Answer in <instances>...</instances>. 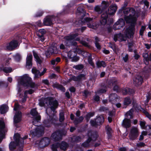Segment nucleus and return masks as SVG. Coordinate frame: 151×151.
Here are the masks:
<instances>
[{"instance_id": "obj_55", "label": "nucleus", "mask_w": 151, "mask_h": 151, "mask_svg": "<svg viewBox=\"0 0 151 151\" xmlns=\"http://www.w3.org/2000/svg\"><path fill=\"white\" fill-rule=\"evenodd\" d=\"M77 11L78 12L81 14L84 12L83 8L82 6L79 7L78 8Z\"/></svg>"}, {"instance_id": "obj_28", "label": "nucleus", "mask_w": 151, "mask_h": 151, "mask_svg": "<svg viewBox=\"0 0 151 151\" xmlns=\"http://www.w3.org/2000/svg\"><path fill=\"white\" fill-rule=\"evenodd\" d=\"M117 8V6L116 4H112L108 9V13L111 15L114 14Z\"/></svg>"}, {"instance_id": "obj_41", "label": "nucleus", "mask_w": 151, "mask_h": 151, "mask_svg": "<svg viewBox=\"0 0 151 151\" xmlns=\"http://www.w3.org/2000/svg\"><path fill=\"white\" fill-rule=\"evenodd\" d=\"M83 119V117L81 116L79 118H76L74 122L75 124L76 125L79 123L81 122Z\"/></svg>"}, {"instance_id": "obj_57", "label": "nucleus", "mask_w": 151, "mask_h": 151, "mask_svg": "<svg viewBox=\"0 0 151 151\" xmlns=\"http://www.w3.org/2000/svg\"><path fill=\"white\" fill-rule=\"evenodd\" d=\"M37 36H38L40 40L42 42H43L45 40V38L44 37V35H41L40 34H37Z\"/></svg>"}, {"instance_id": "obj_63", "label": "nucleus", "mask_w": 151, "mask_h": 151, "mask_svg": "<svg viewBox=\"0 0 151 151\" xmlns=\"http://www.w3.org/2000/svg\"><path fill=\"white\" fill-rule=\"evenodd\" d=\"M120 36V35L118 34L116 35H115L114 37V40L116 42L117 40H119V38L118 37L119 36Z\"/></svg>"}, {"instance_id": "obj_62", "label": "nucleus", "mask_w": 151, "mask_h": 151, "mask_svg": "<svg viewBox=\"0 0 151 151\" xmlns=\"http://www.w3.org/2000/svg\"><path fill=\"white\" fill-rule=\"evenodd\" d=\"M42 82L43 83L46 85H48L49 84V81L47 79L43 80L42 81Z\"/></svg>"}, {"instance_id": "obj_12", "label": "nucleus", "mask_w": 151, "mask_h": 151, "mask_svg": "<svg viewBox=\"0 0 151 151\" xmlns=\"http://www.w3.org/2000/svg\"><path fill=\"white\" fill-rule=\"evenodd\" d=\"M11 58H8L4 60V62L1 65V67H0V70H2L6 73H10L12 71V70L10 67H6L9 64V61Z\"/></svg>"}, {"instance_id": "obj_17", "label": "nucleus", "mask_w": 151, "mask_h": 151, "mask_svg": "<svg viewBox=\"0 0 151 151\" xmlns=\"http://www.w3.org/2000/svg\"><path fill=\"white\" fill-rule=\"evenodd\" d=\"M62 135V131L58 130L53 133L51 138V139L53 140V141H58L61 139Z\"/></svg>"}, {"instance_id": "obj_49", "label": "nucleus", "mask_w": 151, "mask_h": 151, "mask_svg": "<svg viewBox=\"0 0 151 151\" xmlns=\"http://www.w3.org/2000/svg\"><path fill=\"white\" fill-rule=\"evenodd\" d=\"M145 27L144 26H142L139 31L140 35H143L144 31L145 29Z\"/></svg>"}, {"instance_id": "obj_11", "label": "nucleus", "mask_w": 151, "mask_h": 151, "mask_svg": "<svg viewBox=\"0 0 151 151\" xmlns=\"http://www.w3.org/2000/svg\"><path fill=\"white\" fill-rule=\"evenodd\" d=\"M60 147V149L65 150L68 147V144L65 142H62L60 144L58 143L53 144L51 147L52 151H58L57 148Z\"/></svg>"}, {"instance_id": "obj_59", "label": "nucleus", "mask_w": 151, "mask_h": 151, "mask_svg": "<svg viewBox=\"0 0 151 151\" xmlns=\"http://www.w3.org/2000/svg\"><path fill=\"white\" fill-rule=\"evenodd\" d=\"M147 132L143 131L142 133V134L143 135H146L147 134V133H149V134H151V130H150V132L148 130H147Z\"/></svg>"}, {"instance_id": "obj_40", "label": "nucleus", "mask_w": 151, "mask_h": 151, "mask_svg": "<svg viewBox=\"0 0 151 151\" xmlns=\"http://www.w3.org/2000/svg\"><path fill=\"white\" fill-rule=\"evenodd\" d=\"M141 110L140 109V110L143 113H144L146 116L147 117L150 121H151V115L147 111L142 108H141Z\"/></svg>"}, {"instance_id": "obj_48", "label": "nucleus", "mask_w": 151, "mask_h": 151, "mask_svg": "<svg viewBox=\"0 0 151 151\" xmlns=\"http://www.w3.org/2000/svg\"><path fill=\"white\" fill-rule=\"evenodd\" d=\"M109 116L108 118V120L109 122H111L112 121V119L111 117L114 115V113L113 112H109Z\"/></svg>"}, {"instance_id": "obj_21", "label": "nucleus", "mask_w": 151, "mask_h": 151, "mask_svg": "<svg viewBox=\"0 0 151 151\" xmlns=\"http://www.w3.org/2000/svg\"><path fill=\"white\" fill-rule=\"evenodd\" d=\"M50 139L47 137L42 138L39 142H37V143H38V146L40 147H43L47 145L50 143Z\"/></svg>"}, {"instance_id": "obj_34", "label": "nucleus", "mask_w": 151, "mask_h": 151, "mask_svg": "<svg viewBox=\"0 0 151 151\" xmlns=\"http://www.w3.org/2000/svg\"><path fill=\"white\" fill-rule=\"evenodd\" d=\"M122 93L123 95H125L127 94H132L134 93L133 90L128 88H125L122 90Z\"/></svg>"}, {"instance_id": "obj_23", "label": "nucleus", "mask_w": 151, "mask_h": 151, "mask_svg": "<svg viewBox=\"0 0 151 151\" xmlns=\"http://www.w3.org/2000/svg\"><path fill=\"white\" fill-rule=\"evenodd\" d=\"M54 118L51 119L50 120H45L43 122L44 125L45 127H50L52 124H55V122L56 121L57 119L56 116L55 115L53 116Z\"/></svg>"}, {"instance_id": "obj_6", "label": "nucleus", "mask_w": 151, "mask_h": 151, "mask_svg": "<svg viewBox=\"0 0 151 151\" xmlns=\"http://www.w3.org/2000/svg\"><path fill=\"white\" fill-rule=\"evenodd\" d=\"M133 110V109H131L125 115L126 118L123 121L122 125L126 128L129 127L131 126V121L130 119L132 118Z\"/></svg>"}, {"instance_id": "obj_20", "label": "nucleus", "mask_w": 151, "mask_h": 151, "mask_svg": "<svg viewBox=\"0 0 151 151\" xmlns=\"http://www.w3.org/2000/svg\"><path fill=\"white\" fill-rule=\"evenodd\" d=\"M19 43L17 40H13L7 45L6 49L8 50H12L17 47Z\"/></svg>"}, {"instance_id": "obj_51", "label": "nucleus", "mask_w": 151, "mask_h": 151, "mask_svg": "<svg viewBox=\"0 0 151 151\" xmlns=\"http://www.w3.org/2000/svg\"><path fill=\"white\" fill-rule=\"evenodd\" d=\"M106 129L107 132V133L108 135L110 134L111 132V129L109 126H107L106 127Z\"/></svg>"}, {"instance_id": "obj_9", "label": "nucleus", "mask_w": 151, "mask_h": 151, "mask_svg": "<svg viewBox=\"0 0 151 151\" xmlns=\"http://www.w3.org/2000/svg\"><path fill=\"white\" fill-rule=\"evenodd\" d=\"M87 136L88 137V139L82 145L83 146L85 147L89 146L90 145L89 143L91 140L95 141L98 137V135L97 133L92 132L91 131H89L87 133Z\"/></svg>"}, {"instance_id": "obj_24", "label": "nucleus", "mask_w": 151, "mask_h": 151, "mask_svg": "<svg viewBox=\"0 0 151 151\" xmlns=\"http://www.w3.org/2000/svg\"><path fill=\"white\" fill-rule=\"evenodd\" d=\"M117 81L116 79L115 78H113L108 82L109 85L108 87L110 88H111L112 86H114V90L117 91L118 87L117 86L115 85L117 84Z\"/></svg>"}, {"instance_id": "obj_54", "label": "nucleus", "mask_w": 151, "mask_h": 151, "mask_svg": "<svg viewBox=\"0 0 151 151\" xmlns=\"http://www.w3.org/2000/svg\"><path fill=\"white\" fill-rule=\"evenodd\" d=\"M45 33V30L44 29H41L39 30V32L37 33V34H39L41 35H44Z\"/></svg>"}, {"instance_id": "obj_53", "label": "nucleus", "mask_w": 151, "mask_h": 151, "mask_svg": "<svg viewBox=\"0 0 151 151\" xmlns=\"http://www.w3.org/2000/svg\"><path fill=\"white\" fill-rule=\"evenodd\" d=\"M106 90L105 89H100L98 90L96 92V94H99L100 93H103L106 92Z\"/></svg>"}, {"instance_id": "obj_7", "label": "nucleus", "mask_w": 151, "mask_h": 151, "mask_svg": "<svg viewBox=\"0 0 151 151\" xmlns=\"http://www.w3.org/2000/svg\"><path fill=\"white\" fill-rule=\"evenodd\" d=\"M63 14L62 12L58 13L57 15L51 16H47L43 19V24L46 26H50L54 23V21L57 22L58 21V17H59L60 14Z\"/></svg>"}, {"instance_id": "obj_31", "label": "nucleus", "mask_w": 151, "mask_h": 151, "mask_svg": "<svg viewBox=\"0 0 151 151\" xmlns=\"http://www.w3.org/2000/svg\"><path fill=\"white\" fill-rule=\"evenodd\" d=\"M107 17L108 15L107 13H105L102 14L100 20V22L102 24L104 25L106 24Z\"/></svg>"}, {"instance_id": "obj_52", "label": "nucleus", "mask_w": 151, "mask_h": 151, "mask_svg": "<svg viewBox=\"0 0 151 151\" xmlns=\"http://www.w3.org/2000/svg\"><path fill=\"white\" fill-rule=\"evenodd\" d=\"M44 12L42 10H40L38 12H37L35 16L36 17H40L42 16Z\"/></svg>"}, {"instance_id": "obj_60", "label": "nucleus", "mask_w": 151, "mask_h": 151, "mask_svg": "<svg viewBox=\"0 0 151 151\" xmlns=\"http://www.w3.org/2000/svg\"><path fill=\"white\" fill-rule=\"evenodd\" d=\"M90 123L91 125L93 126H94L95 125H97L96 124V122H95V120H91L90 121Z\"/></svg>"}, {"instance_id": "obj_36", "label": "nucleus", "mask_w": 151, "mask_h": 151, "mask_svg": "<svg viewBox=\"0 0 151 151\" xmlns=\"http://www.w3.org/2000/svg\"><path fill=\"white\" fill-rule=\"evenodd\" d=\"M95 120L97 125H99L104 122V118L103 116L101 115L97 117Z\"/></svg>"}, {"instance_id": "obj_19", "label": "nucleus", "mask_w": 151, "mask_h": 151, "mask_svg": "<svg viewBox=\"0 0 151 151\" xmlns=\"http://www.w3.org/2000/svg\"><path fill=\"white\" fill-rule=\"evenodd\" d=\"M47 71V69L45 68H44L43 70L41 73L37 70L35 68H33L32 69V71L34 75L35 78H39L40 76L43 75Z\"/></svg>"}, {"instance_id": "obj_27", "label": "nucleus", "mask_w": 151, "mask_h": 151, "mask_svg": "<svg viewBox=\"0 0 151 151\" xmlns=\"http://www.w3.org/2000/svg\"><path fill=\"white\" fill-rule=\"evenodd\" d=\"M32 54H28L27 57L26 58V66L28 68H30L32 67Z\"/></svg>"}, {"instance_id": "obj_56", "label": "nucleus", "mask_w": 151, "mask_h": 151, "mask_svg": "<svg viewBox=\"0 0 151 151\" xmlns=\"http://www.w3.org/2000/svg\"><path fill=\"white\" fill-rule=\"evenodd\" d=\"M136 146L138 147H144L145 145V144L142 142H140L136 144Z\"/></svg>"}, {"instance_id": "obj_61", "label": "nucleus", "mask_w": 151, "mask_h": 151, "mask_svg": "<svg viewBox=\"0 0 151 151\" xmlns=\"http://www.w3.org/2000/svg\"><path fill=\"white\" fill-rule=\"evenodd\" d=\"M128 58V55L127 54H126L124 57H123V59L125 62L127 61Z\"/></svg>"}, {"instance_id": "obj_16", "label": "nucleus", "mask_w": 151, "mask_h": 151, "mask_svg": "<svg viewBox=\"0 0 151 151\" xmlns=\"http://www.w3.org/2000/svg\"><path fill=\"white\" fill-rule=\"evenodd\" d=\"M5 124L2 120H0V142L5 138Z\"/></svg>"}, {"instance_id": "obj_26", "label": "nucleus", "mask_w": 151, "mask_h": 151, "mask_svg": "<svg viewBox=\"0 0 151 151\" xmlns=\"http://www.w3.org/2000/svg\"><path fill=\"white\" fill-rule=\"evenodd\" d=\"M109 101L113 104L119 102L120 99L119 98L115 93L111 94L109 96Z\"/></svg>"}, {"instance_id": "obj_46", "label": "nucleus", "mask_w": 151, "mask_h": 151, "mask_svg": "<svg viewBox=\"0 0 151 151\" xmlns=\"http://www.w3.org/2000/svg\"><path fill=\"white\" fill-rule=\"evenodd\" d=\"M133 108L136 110H140L141 109V106L137 104H135L133 105Z\"/></svg>"}, {"instance_id": "obj_38", "label": "nucleus", "mask_w": 151, "mask_h": 151, "mask_svg": "<svg viewBox=\"0 0 151 151\" xmlns=\"http://www.w3.org/2000/svg\"><path fill=\"white\" fill-rule=\"evenodd\" d=\"M33 55L37 63L39 64H40L42 61L37 54L36 52H33Z\"/></svg>"}, {"instance_id": "obj_8", "label": "nucleus", "mask_w": 151, "mask_h": 151, "mask_svg": "<svg viewBox=\"0 0 151 151\" xmlns=\"http://www.w3.org/2000/svg\"><path fill=\"white\" fill-rule=\"evenodd\" d=\"M22 109V107L20 106L18 103H15L14 104V110L16 112L14 117V121L15 123H17L21 120L22 114L19 110Z\"/></svg>"}, {"instance_id": "obj_30", "label": "nucleus", "mask_w": 151, "mask_h": 151, "mask_svg": "<svg viewBox=\"0 0 151 151\" xmlns=\"http://www.w3.org/2000/svg\"><path fill=\"white\" fill-rule=\"evenodd\" d=\"M144 57V60L145 65H147L149 63V61L151 60V53L148 56V55L147 53H144L142 54Z\"/></svg>"}, {"instance_id": "obj_39", "label": "nucleus", "mask_w": 151, "mask_h": 151, "mask_svg": "<svg viewBox=\"0 0 151 151\" xmlns=\"http://www.w3.org/2000/svg\"><path fill=\"white\" fill-rule=\"evenodd\" d=\"M96 64L97 67L98 68L101 67V66L104 67L106 66V64L105 62L103 61L97 62Z\"/></svg>"}, {"instance_id": "obj_33", "label": "nucleus", "mask_w": 151, "mask_h": 151, "mask_svg": "<svg viewBox=\"0 0 151 151\" xmlns=\"http://www.w3.org/2000/svg\"><path fill=\"white\" fill-rule=\"evenodd\" d=\"M85 79V76L83 74H80L76 77L73 76L71 78V80L75 81H78L80 80H84Z\"/></svg>"}, {"instance_id": "obj_10", "label": "nucleus", "mask_w": 151, "mask_h": 151, "mask_svg": "<svg viewBox=\"0 0 151 151\" xmlns=\"http://www.w3.org/2000/svg\"><path fill=\"white\" fill-rule=\"evenodd\" d=\"M78 34L77 33L73 32L71 33L69 35L65 36V43L67 44V45H76L77 43L76 42L72 43V41L73 40L74 38L78 36Z\"/></svg>"}, {"instance_id": "obj_37", "label": "nucleus", "mask_w": 151, "mask_h": 151, "mask_svg": "<svg viewBox=\"0 0 151 151\" xmlns=\"http://www.w3.org/2000/svg\"><path fill=\"white\" fill-rule=\"evenodd\" d=\"M132 100L129 97H127L125 98L124 101V108H126V106L131 104Z\"/></svg>"}, {"instance_id": "obj_58", "label": "nucleus", "mask_w": 151, "mask_h": 151, "mask_svg": "<svg viewBox=\"0 0 151 151\" xmlns=\"http://www.w3.org/2000/svg\"><path fill=\"white\" fill-rule=\"evenodd\" d=\"M73 139H75V142H76L80 141L81 139V138L79 136L74 137L72 138V139L73 140Z\"/></svg>"}, {"instance_id": "obj_14", "label": "nucleus", "mask_w": 151, "mask_h": 151, "mask_svg": "<svg viewBox=\"0 0 151 151\" xmlns=\"http://www.w3.org/2000/svg\"><path fill=\"white\" fill-rule=\"evenodd\" d=\"M139 135L138 131L136 127H132L129 133V137L130 139L133 140L136 139Z\"/></svg>"}, {"instance_id": "obj_35", "label": "nucleus", "mask_w": 151, "mask_h": 151, "mask_svg": "<svg viewBox=\"0 0 151 151\" xmlns=\"http://www.w3.org/2000/svg\"><path fill=\"white\" fill-rule=\"evenodd\" d=\"M8 107L6 104H3L1 106L0 112L2 114L6 113L8 111Z\"/></svg>"}, {"instance_id": "obj_45", "label": "nucleus", "mask_w": 151, "mask_h": 151, "mask_svg": "<svg viewBox=\"0 0 151 151\" xmlns=\"http://www.w3.org/2000/svg\"><path fill=\"white\" fill-rule=\"evenodd\" d=\"M88 62L92 66L93 68H94V63L92 61V58H91V55H90V56H89V57L88 58Z\"/></svg>"}, {"instance_id": "obj_50", "label": "nucleus", "mask_w": 151, "mask_h": 151, "mask_svg": "<svg viewBox=\"0 0 151 151\" xmlns=\"http://www.w3.org/2000/svg\"><path fill=\"white\" fill-rule=\"evenodd\" d=\"M83 67L82 65H79L74 66L73 68L75 69L78 70H80L83 68Z\"/></svg>"}, {"instance_id": "obj_22", "label": "nucleus", "mask_w": 151, "mask_h": 151, "mask_svg": "<svg viewBox=\"0 0 151 151\" xmlns=\"http://www.w3.org/2000/svg\"><path fill=\"white\" fill-rule=\"evenodd\" d=\"M77 53L74 51H69L68 53V57L71 59L73 62H76L79 60V58L76 56Z\"/></svg>"}, {"instance_id": "obj_18", "label": "nucleus", "mask_w": 151, "mask_h": 151, "mask_svg": "<svg viewBox=\"0 0 151 151\" xmlns=\"http://www.w3.org/2000/svg\"><path fill=\"white\" fill-rule=\"evenodd\" d=\"M125 25V22L122 19H120L114 24L113 28L114 30L120 29L122 28Z\"/></svg>"}, {"instance_id": "obj_4", "label": "nucleus", "mask_w": 151, "mask_h": 151, "mask_svg": "<svg viewBox=\"0 0 151 151\" xmlns=\"http://www.w3.org/2000/svg\"><path fill=\"white\" fill-rule=\"evenodd\" d=\"M27 136H25L21 138L20 134L18 133H15L14 136V139L15 141L11 142L9 145V147L10 150H14L16 146H19L21 148L23 147V145L24 143V140L27 138Z\"/></svg>"}, {"instance_id": "obj_13", "label": "nucleus", "mask_w": 151, "mask_h": 151, "mask_svg": "<svg viewBox=\"0 0 151 151\" xmlns=\"http://www.w3.org/2000/svg\"><path fill=\"white\" fill-rule=\"evenodd\" d=\"M84 23H87V25L88 27L94 29H96L98 28L99 25V24L93 23V21L92 18L87 17L84 19Z\"/></svg>"}, {"instance_id": "obj_29", "label": "nucleus", "mask_w": 151, "mask_h": 151, "mask_svg": "<svg viewBox=\"0 0 151 151\" xmlns=\"http://www.w3.org/2000/svg\"><path fill=\"white\" fill-rule=\"evenodd\" d=\"M57 48L56 47V45L55 44L54 46L51 45L49 47L48 50V52L49 54H52L53 53H58Z\"/></svg>"}, {"instance_id": "obj_32", "label": "nucleus", "mask_w": 151, "mask_h": 151, "mask_svg": "<svg viewBox=\"0 0 151 151\" xmlns=\"http://www.w3.org/2000/svg\"><path fill=\"white\" fill-rule=\"evenodd\" d=\"M140 125L142 128L146 130H148L150 132L151 130V126L149 125L145 126V122L144 121H140Z\"/></svg>"}, {"instance_id": "obj_2", "label": "nucleus", "mask_w": 151, "mask_h": 151, "mask_svg": "<svg viewBox=\"0 0 151 151\" xmlns=\"http://www.w3.org/2000/svg\"><path fill=\"white\" fill-rule=\"evenodd\" d=\"M123 12L125 16V20L127 23L131 24V26L126 29L124 34L126 37L131 38L133 36L136 21L135 11L133 8H127L124 9Z\"/></svg>"}, {"instance_id": "obj_15", "label": "nucleus", "mask_w": 151, "mask_h": 151, "mask_svg": "<svg viewBox=\"0 0 151 151\" xmlns=\"http://www.w3.org/2000/svg\"><path fill=\"white\" fill-rule=\"evenodd\" d=\"M109 5V3L107 2L103 1L101 6H97L95 7V11L98 14H100L102 12L103 9H105Z\"/></svg>"}, {"instance_id": "obj_5", "label": "nucleus", "mask_w": 151, "mask_h": 151, "mask_svg": "<svg viewBox=\"0 0 151 151\" xmlns=\"http://www.w3.org/2000/svg\"><path fill=\"white\" fill-rule=\"evenodd\" d=\"M46 104L47 106H50L51 110L53 112H55V109L57 108L58 105V102L51 97H48L45 98L43 102L40 101L39 105L41 106H43Z\"/></svg>"}, {"instance_id": "obj_42", "label": "nucleus", "mask_w": 151, "mask_h": 151, "mask_svg": "<svg viewBox=\"0 0 151 151\" xmlns=\"http://www.w3.org/2000/svg\"><path fill=\"white\" fill-rule=\"evenodd\" d=\"M65 119L64 113L62 111L59 114V121L60 122H63Z\"/></svg>"}, {"instance_id": "obj_1", "label": "nucleus", "mask_w": 151, "mask_h": 151, "mask_svg": "<svg viewBox=\"0 0 151 151\" xmlns=\"http://www.w3.org/2000/svg\"><path fill=\"white\" fill-rule=\"evenodd\" d=\"M17 81L18 83L17 89L18 91V94L19 95V101L22 103H23L26 100L27 94H32L33 91L32 89L26 91L24 92V96H23L21 95V92L23 90L22 86L34 88L35 86V84L32 81L31 78L27 74L19 77Z\"/></svg>"}, {"instance_id": "obj_47", "label": "nucleus", "mask_w": 151, "mask_h": 151, "mask_svg": "<svg viewBox=\"0 0 151 151\" xmlns=\"http://www.w3.org/2000/svg\"><path fill=\"white\" fill-rule=\"evenodd\" d=\"M94 115V113L93 112L89 113H88L86 116V118L87 121H88L90 118L92 117Z\"/></svg>"}, {"instance_id": "obj_64", "label": "nucleus", "mask_w": 151, "mask_h": 151, "mask_svg": "<svg viewBox=\"0 0 151 151\" xmlns=\"http://www.w3.org/2000/svg\"><path fill=\"white\" fill-rule=\"evenodd\" d=\"M94 99L95 101L98 102L100 98L99 96L96 95L94 96Z\"/></svg>"}, {"instance_id": "obj_44", "label": "nucleus", "mask_w": 151, "mask_h": 151, "mask_svg": "<svg viewBox=\"0 0 151 151\" xmlns=\"http://www.w3.org/2000/svg\"><path fill=\"white\" fill-rule=\"evenodd\" d=\"M13 57L15 60L17 61H18L20 59L21 57L19 53H17L13 56Z\"/></svg>"}, {"instance_id": "obj_25", "label": "nucleus", "mask_w": 151, "mask_h": 151, "mask_svg": "<svg viewBox=\"0 0 151 151\" xmlns=\"http://www.w3.org/2000/svg\"><path fill=\"white\" fill-rule=\"evenodd\" d=\"M143 81V78L141 76H137L133 79L134 84L136 86L141 85Z\"/></svg>"}, {"instance_id": "obj_43", "label": "nucleus", "mask_w": 151, "mask_h": 151, "mask_svg": "<svg viewBox=\"0 0 151 151\" xmlns=\"http://www.w3.org/2000/svg\"><path fill=\"white\" fill-rule=\"evenodd\" d=\"M81 52L82 55L84 57H88L89 56H90V55H91L90 53H88L85 51L81 50Z\"/></svg>"}, {"instance_id": "obj_3", "label": "nucleus", "mask_w": 151, "mask_h": 151, "mask_svg": "<svg viewBox=\"0 0 151 151\" xmlns=\"http://www.w3.org/2000/svg\"><path fill=\"white\" fill-rule=\"evenodd\" d=\"M30 114L34 117L32 122L33 124L36 127L34 129L30 131V135H32V137L36 136L39 137L43 134L45 127L42 126H38L37 125L35 124L36 123L39 122L41 119L40 116L37 111L36 108L32 109Z\"/></svg>"}]
</instances>
